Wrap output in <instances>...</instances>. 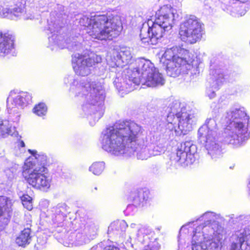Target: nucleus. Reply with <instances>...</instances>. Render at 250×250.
<instances>
[{
    "instance_id": "nucleus-1",
    "label": "nucleus",
    "mask_w": 250,
    "mask_h": 250,
    "mask_svg": "<svg viewBox=\"0 0 250 250\" xmlns=\"http://www.w3.org/2000/svg\"><path fill=\"white\" fill-rule=\"evenodd\" d=\"M141 132V127L135 122L120 121L115 127L104 134L103 147L115 155L124 153L125 147L135 146Z\"/></svg>"
},
{
    "instance_id": "nucleus-26",
    "label": "nucleus",
    "mask_w": 250,
    "mask_h": 250,
    "mask_svg": "<svg viewBox=\"0 0 250 250\" xmlns=\"http://www.w3.org/2000/svg\"><path fill=\"white\" fill-rule=\"evenodd\" d=\"M0 15L3 17H8L10 18V9L7 7L0 6Z\"/></svg>"
},
{
    "instance_id": "nucleus-36",
    "label": "nucleus",
    "mask_w": 250,
    "mask_h": 250,
    "mask_svg": "<svg viewBox=\"0 0 250 250\" xmlns=\"http://www.w3.org/2000/svg\"><path fill=\"white\" fill-rule=\"evenodd\" d=\"M49 29L50 30V32H51V33H53L55 32V31L54 30V31H52V30L50 29V27H49Z\"/></svg>"
},
{
    "instance_id": "nucleus-23",
    "label": "nucleus",
    "mask_w": 250,
    "mask_h": 250,
    "mask_svg": "<svg viewBox=\"0 0 250 250\" xmlns=\"http://www.w3.org/2000/svg\"><path fill=\"white\" fill-rule=\"evenodd\" d=\"M28 151L35 157L38 162L41 163L39 166H44L47 160V156L46 155L42 153H38L37 151L35 150L29 149Z\"/></svg>"
},
{
    "instance_id": "nucleus-2",
    "label": "nucleus",
    "mask_w": 250,
    "mask_h": 250,
    "mask_svg": "<svg viewBox=\"0 0 250 250\" xmlns=\"http://www.w3.org/2000/svg\"><path fill=\"white\" fill-rule=\"evenodd\" d=\"M81 26L87 27V32L94 39L112 40L119 34L120 22L107 13L95 15L89 18L83 16L79 20Z\"/></svg>"
},
{
    "instance_id": "nucleus-10",
    "label": "nucleus",
    "mask_w": 250,
    "mask_h": 250,
    "mask_svg": "<svg viewBox=\"0 0 250 250\" xmlns=\"http://www.w3.org/2000/svg\"><path fill=\"white\" fill-rule=\"evenodd\" d=\"M12 200L6 196H0V230L4 229L9 223L12 211Z\"/></svg>"
},
{
    "instance_id": "nucleus-6",
    "label": "nucleus",
    "mask_w": 250,
    "mask_h": 250,
    "mask_svg": "<svg viewBox=\"0 0 250 250\" xmlns=\"http://www.w3.org/2000/svg\"><path fill=\"white\" fill-rule=\"evenodd\" d=\"M31 95L26 92H20L16 95L11 92L7 99L8 112L10 119L14 121H18L20 116L19 108H23L31 102Z\"/></svg>"
},
{
    "instance_id": "nucleus-28",
    "label": "nucleus",
    "mask_w": 250,
    "mask_h": 250,
    "mask_svg": "<svg viewBox=\"0 0 250 250\" xmlns=\"http://www.w3.org/2000/svg\"><path fill=\"white\" fill-rule=\"evenodd\" d=\"M59 37L58 35H56L55 33L53 34L51 37H49V42L50 43H52L54 45H59V43L58 42V40L59 39Z\"/></svg>"
},
{
    "instance_id": "nucleus-5",
    "label": "nucleus",
    "mask_w": 250,
    "mask_h": 250,
    "mask_svg": "<svg viewBox=\"0 0 250 250\" xmlns=\"http://www.w3.org/2000/svg\"><path fill=\"white\" fill-rule=\"evenodd\" d=\"M203 32V23L193 15H187L179 25V38L187 43L192 44L199 42Z\"/></svg>"
},
{
    "instance_id": "nucleus-19",
    "label": "nucleus",
    "mask_w": 250,
    "mask_h": 250,
    "mask_svg": "<svg viewBox=\"0 0 250 250\" xmlns=\"http://www.w3.org/2000/svg\"><path fill=\"white\" fill-rule=\"evenodd\" d=\"M91 104L93 105L101 104L104 101V96L100 93V91L95 88L90 89V92Z\"/></svg>"
},
{
    "instance_id": "nucleus-33",
    "label": "nucleus",
    "mask_w": 250,
    "mask_h": 250,
    "mask_svg": "<svg viewBox=\"0 0 250 250\" xmlns=\"http://www.w3.org/2000/svg\"><path fill=\"white\" fill-rule=\"evenodd\" d=\"M57 209H59V210H57V213H63V210H64V208L62 206V205H58V207H57Z\"/></svg>"
},
{
    "instance_id": "nucleus-14",
    "label": "nucleus",
    "mask_w": 250,
    "mask_h": 250,
    "mask_svg": "<svg viewBox=\"0 0 250 250\" xmlns=\"http://www.w3.org/2000/svg\"><path fill=\"white\" fill-rule=\"evenodd\" d=\"M244 119L242 122H236L234 123L233 132L237 136V138L244 140L249 135L248 129V125L249 118L245 113H242Z\"/></svg>"
},
{
    "instance_id": "nucleus-32",
    "label": "nucleus",
    "mask_w": 250,
    "mask_h": 250,
    "mask_svg": "<svg viewBox=\"0 0 250 250\" xmlns=\"http://www.w3.org/2000/svg\"><path fill=\"white\" fill-rule=\"evenodd\" d=\"M18 167V166L15 165L14 167H11L10 169L7 170V173H8V172H11L13 174H16L17 171Z\"/></svg>"
},
{
    "instance_id": "nucleus-9",
    "label": "nucleus",
    "mask_w": 250,
    "mask_h": 250,
    "mask_svg": "<svg viewBox=\"0 0 250 250\" xmlns=\"http://www.w3.org/2000/svg\"><path fill=\"white\" fill-rule=\"evenodd\" d=\"M155 21L167 30L171 29L174 24L173 9L170 5L161 7L156 14Z\"/></svg>"
},
{
    "instance_id": "nucleus-3",
    "label": "nucleus",
    "mask_w": 250,
    "mask_h": 250,
    "mask_svg": "<svg viewBox=\"0 0 250 250\" xmlns=\"http://www.w3.org/2000/svg\"><path fill=\"white\" fill-rule=\"evenodd\" d=\"M162 61L167 74L172 77L179 76L192 65L193 55L189 50L178 46L167 49L164 53Z\"/></svg>"
},
{
    "instance_id": "nucleus-37",
    "label": "nucleus",
    "mask_w": 250,
    "mask_h": 250,
    "mask_svg": "<svg viewBox=\"0 0 250 250\" xmlns=\"http://www.w3.org/2000/svg\"><path fill=\"white\" fill-rule=\"evenodd\" d=\"M249 185H250V187H249V188H250V181Z\"/></svg>"
},
{
    "instance_id": "nucleus-30",
    "label": "nucleus",
    "mask_w": 250,
    "mask_h": 250,
    "mask_svg": "<svg viewBox=\"0 0 250 250\" xmlns=\"http://www.w3.org/2000/svg\"><path fill=\"white\" fill-rule=\"evenodd\" d=\"M160 246L158 245H147L143 250H159Z\"/></svg>"
},
{
    "instance_id": "nucleus-16",
    "label": "nucleus",
    "mask_w": 250,
    "mask_h": 250,
    "mask_svg": "<svg viewBox=\"0 0 250 250\" xmlns=\"http://www.w3.org/2000/svg\"><path fill=\"white\" fill-rule=\"evenodd\" d=\"M31 229L28 227L21 231L20 235L16 239V243L19 246L25 247L31 241Z\"/></svg>"
},
{
    "instance_id": "nucleus-22",
    "label": "nucleus",
    "mask_w": 250,
    "mask_h": 250,
    "mask_svg": "<svg viewBox=\"0 0 250 250\" xmlns=\"http://www.w3.org/2000/svg\"><path fill=\"white\" fill-rule=\"evenodd\" d=\"M104 168V164L103 162H95L93 163L89 169L95 175L100 174Z\"/></svg>"
},
{
    "instance_id": "nucleus-20",
    "label": "nucleus",
    "mask_w": 250,
    "mask_h": 250,
    "mask_svg": "<svg viewBox=\"0 0 250 250\" xmlns=\"http://www.w3.org/2000/svg\"><path fill=\"white\" fill-rule=\"evenodd\" d=\"M188 152V148L186 149V143L181 144L176 151V161L182 162L186 161Z\"/></svg>"
},
{
    "instance_id": "nucleus-35",
    "label": "nucleus",
    "mask_w": 250,
    "mask_h": 250,
    "mask_svg": "<svg viewBox=\"0 0 250 250\" xmlns=\"http://www.w3.org/2000/svg\"><path fill=\"white\" fill-rule=\"evenodd\" d=\"M19 145H20L21 146V147H24V146H25V144H24V143L23 142V141H21L20 142V144H19Z\"/></svg>"
},
{
    "instance_id": "nucleus-8",
    "label": "nucleus",
    "mask_w": 250,
    "mask_h": 250,
    "mask_svg": "<svg viewBox=\"0 0 250 250\" xmlns=\"http://www.w3.org/2000/svg\"><path fill=\"white\" fill-rule=\"evenodd\" d=\"M149 21L148 20L146 26L143 24L140 30V37L142 43L145 45H155L158 40L163 37L165 31L167 30L155 21L154 22L151 21V25Z\"/></svg>"
},
{
    "instance_id": "nucleus-31",
    "label": "nucleus",
    "mask_w": 250,
    "mask_h": 250,
    "mask_svg": "<svg viewBox=\"0 0 250 250\" xmlns=\"http://www.w3.org/2000/svg\"><path fill=\"white\" fill-rule=\"evenodd\" d=\"M104 250H120V249L113 245H107L104 248Z\"/></svg>"
},
{
    "instance_id": "nucleus-27",
    "label": "nucleus",
    "mask_w": 250,
    "mask_h": 250,
    "mask_svg": "<svg viewBox=\"0 0 250 250\" xmlns=\"http://www.w3.org/2000/svg\"><path fill=\"white\" fill-rule=\"evenodd\" d=\"M78 84V81L74 79L73 82L71 84L70 91L72 93H75V96H77V91L78 89L77 85Z\"/></svg>"
},
{
    "instance_id": "nucleus-34",
    "label": "nucleus",
    "mask_w": 250,
    "mask_h": 250,
    "mask_svg": "<svg viewBox=\"0 0 250 250\" xmlns=\"http://www.w3.org/2000/svg\"><path fill=\"white\" fill-rule=\"evenodd\" d=\"M244 241L245 240L244 237H240L239 238V241L240 243V247H241L242 245L243 244Z\"/></svg>"
},
{
    "instance_id": "nucleus-15",
    "label": "nucleus",
    "mask_w": 250,
    "mask_h": 250,
    "mask_svg": "<svg viewBox=\"0 0 250 250\" xmlns=\"http://www.w3.org/2000/svg\"><path fill=\"white\" fill-rule=\"evenodd\" d=\"M79 60H81V66L91 67L101 62V58L94 54L90 53L89 55L79 56Z\"/></svg>"
},
{
    "instance_id": "nucleus-13",
    "label": "nucleus",
    "mask_w": 250,
    "mask_h": 250,
    "mask_svg": "<svg viewBox=\"0 0 250 250\" xmlns=\"http://www.w3.org/2000/svg\"><path fill=\"white\" fill-rule=\"evenodd\" d=\"M14 39L12 35L0 33V56H5L14 50Z\"/></svg>"
},
{
    "instance_id": "nucleus-21",
    "label": "nucleus",
    "mask_w": 250,
    "mask_h": 250,
    "mask_svg": "<svg viewBox=\"0 0 250 250\" xmlns=\"http://www.w3.org/2000/svg\"><path fill=\"white\" fill-rule=\"evenodd\" d=\"M24 4L19 2L13 8L10 9V18L13 19V17L17 18L20 16L24 12Z\"/></svg>"
},
{
    "instance_id": "nucleus-29",
    "label": "nucleus",
    "mask_w": 250,
    "mask_h": 250,
    "mask_svg": "<svg viewBox=\"0 0 250 250\" xmlns=\"http://www.w3.org/2000/svg\"><path fill=\"white\" fill-rule=\"evenodd\" d=\"M175 116V114L174 115L173 113H169L167 116V123L173 125L175 124L176 123Z\"/></svg>"
},
{
    "instance_id": "nucleus-18",
    "label": "nucleus",
    "mask_w": 250,
    "mask_h": 250,
    "mask_svg": "<svg viewBox=\"0 0 250 250\" xmlns=\"http://www.w3.org/2000/svg\"><path fill=\"white\" fill-rule=\"evenodd\" d=\"M14 129L8 120H2L0 121V136L6 137L8 135H13Z\"/></svg>"
},
{
    "instance_id": "nucleus-12",
    "label": "nucleus",
    "mask_w": 250,
    "mask_h": 250,
    "mask_svg": "<svg viewBox=\"0 0 250 250\" xmlns=\"http://www.w3.org/2000/svg\"><path fill=\"white\" fill-rule=\"evenodd\" d=\"M77 36H70L65 40L67 48L69 51L73 52L71 55V65L75 72L77 74L78 71V50L77 44Z\"/></svg>"
},
{
    "instance_id": "nucleus-25",
    "label": "nucleus",
    "mask_w": 250,
    "mask_h": 250,
    "mask_svg": "<svg viewBox=\"0 0 250 250\" xmlns=\"http://www.w3.org/2000/svg\"><path fill=\"white\" fill-rule=\"evenodd\" d=\"M34 112L38 116L44 115L47 112V107L44 104L40 103L33 109Z\"/></svg>"
},
{
    "instance_id": "nucleus-24",
    "label": "nucleus",
    "mask_w": 250,
    "mask_h": 250,
    "mask_svg": "<svg viewBox=\"0 0 250 250\" xmlns=\"http://www.w3.org/2000/svg\"><path fill=\"white\" fill-rule=\"evenodd\" d=\"M21 200L24 208L29 210H30L32 209V199L30 196L28 195H23L21 197Z\"/></svg>"
},
{
    "instance_id": "nucleus-7",
    "label": "nucleus",
    "mask_w": 250,
    "mask_h": 250,
    "mask_svg": "<svg viewBox=\"0 0 250 250\" xmlns=\"http://www.w3.org/2000/svg\"><path fill=\"white\" fill-rule=\"evenodd\" d=\"M28 163L29 162H26L25 164V166L29 167L28 172L29 175L27 178V183L37 189H48L50 187L51 180L46 175L48 171L47 168L44 166L30 167V166H28Z\"/></svg>"
},
{
    "instance_id": "nucleus-17",
    "label": "nucleus",
    "mask_w": 250,
    "mask_h": 250,
    "mask_svg": "<svg viewBox=\"0 0 250 250\" xmlns=\"http://www.w3.org/2000/svg\"><path fill=\"white\" fill-rule=\"evenodd\" d=\"M149 191L148 190L141 189L131 193L129 197L130 201L140 203L142 201H146L149 198Z\"/></svg>"
},
{
    "instance_id": "nucleus-11",
    "label": "nucleus",
    "mask_w": 250,
    "mask_h": 250,
    "mask_svg": "<svg viewBox=\"0 0 250 250\" xmlns=\"http://www.w3.org/2000/svg\"><path fill=\"white\" fill-rule=\"evenodd\" d=\"M176 117L178 121V128L181 133L187 134L192 129L193 116L188 113L180 111L175 114Z\"/></svg>"
},
{
    "instance_id": "nucleus-4",
    "label": "nucleus",
    "mask_w": 250,
    "mask_h": 250,
    "mask_svg": "<svg viewBox=\"0 0 250 250\" xmlns=\"http://www.w3.org/2000/svg\"><path fill=\"white\" fill-rule=\"evenodd\" d=\"M132 77L135 83L148 87L162 85L165 83L162 74L159 73L154 64L148 60L140 62L136 71L132 72Z\"/></svg>"
}]
</instances>
